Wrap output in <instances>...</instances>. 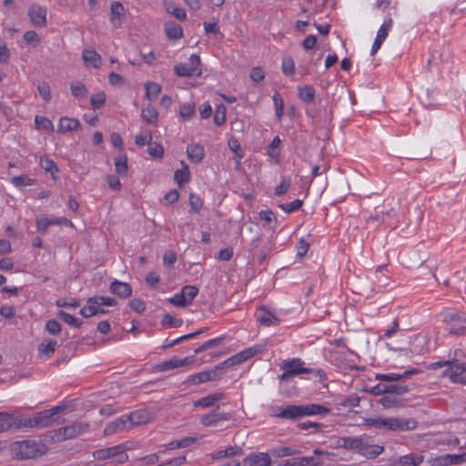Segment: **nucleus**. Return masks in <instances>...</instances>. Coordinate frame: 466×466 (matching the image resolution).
Segmentation results:
<instances>
[{
  "instance_id": "nucleus-1",
  "label": "nucleus",
  "mask_w": 466,
  "mask_h": 466,
  "mask_svg": "<svg viewBox=\"0 0 466 466\" xmlns=\"http://www.w3.org/2000/svg\"><path fill=\"white\" fill-rule=\"evenodd\" d=\"M329 411L330 410L329 408L316 403L307 405H287L285 407H273L271 416L284 420H299L306 416L328 414Z\"/></svg>"
},
{
  "instance_id": "nucleus-2",
  "label": "nucleus",
  "mask_w": 466,
  "mask_h": 466,
  "mask_svg": "<svg viewBox=\"0 0 466 466\" xmlns=\"http://www.w3.org/2000/svg\"><path fill=\"white\" fill-rule=\"evenodd\" d=\"M443 366H448L443 371V376L449 377L453 383L466 385V362H461L459 359H451L431 363L429 368L435 370Z\"/></svg>"
},
{
  "instance_id": "nucleus-3",
  "label": "nucleus",
  "mask_w": 466,
  "mask_h": 466,
  "mask_svg": "<svg viewBox=\"0 0 466 466\" xmlns=\"http://www.w3.org/2000/svg\"><path fill=\"white\" fill-rule=\"evenodd\" d=\"M13 451L20 460L33 459L47 451V447L40 441L25 440L13 444Z\"/></svg>"
},
{
  "instance_id": "nucleus-4",
  "label": "nucleus",
  "mask_w": 466,
  "mask_h": 466,
  "mask_svg": "<svg viewBox=\"0 0 466 466\" xmlns=\"http://www.w3.org/2000/svg\"><path fill=\"white\" fill-rule=\"evenodd\" d=\"M280 369H287L292 377L301 374H313L320 382L327 380V375L323 370H314L305 367V362L300 358H292L286 360L280 365Z\"/></svg>"
},
{
  "instance_id": "nucleus-5",
  "label": "nucleus",
  "mask_w": 466,
  "mask_h": 466,
  "mask_svg": "<svg viewBox=\"0 0 466 466\" xmlns=\"http://www.w3.org/2000/svg\"><path fill=\"white\" fill-rule=\"evenodd\" d=\"M88 429V422L79 421L51 431L50 438L53 441L61 442L66 440L75 439L87 431Z\"/></svg>"
},
{
  "instance_id": "nucleus-6",
  "label": "nucleus",
  "mask_w": 466,
  "mask_h": 466,
  "mask_svg": "<svg viewBox=\"0 0 466 466\" xmlns=\"http://www.w3.org/2000/svg\"><path fill=\"white\" fill-rule=\"evenodd\" d=\"M263 350V347L261 345H255L250 348H247L244 350L233 355L232 357L227 359L223 362L218 364V369H225L233 367L235 365L241 364L248 360V359L256 356L258 353H261Z\"/></svg>"
},
{
  "instance_id": "nucleus-7",
  "label": "nucleus",
  "mask_w": 466,
  "mask_h": 466,
  "mask_svg": "<svg viewBox=\"0 0 466 466\" xmlns=\"http://www.w3.org/2000/svg\"><path fill=\"white\" fill-rule=\"evenodd\" d=\"M198 289L196 286H184L179 293L175 294L168 301L176 307H186L197 297Z\"/></svg>"
},
{
  "instance_id": "nucleus-8",
  "label": "nucleus",
  "mask_w": 466,
  "mask_h": 466,
  "mask_svg": "<svg viewBox=\"0 0 466 466\" xmlns=\"http://www.w3.org/2000/svg\"><path fill=\"white\" fill-rule=\"evenodd\" d=\"M118 456V462L123 463L127 461V454L125 453V450L122 445H116L105 449H99L93 452V457L96 460L104 461L109 458Z\"/></svg>"
},
{
  "instance_id": "nucleus-9",
  "label": "nucleus",
  "mask_w": 466,
  "mask_h": 466,
  "mask_svg": "<svg viewBox=\"0 0 466 466\" xmlns=\"http://www.w3.org/2000/svg\"><path fill=\"white\" fill-rule=\"evenodd\" d=\"M220 370L221 369H218V365L213 370L192 374L187 378L185 383L188 385H198L208 381L217 380L221 377Z\"/></svg>"
},
{
  "instance_id": "nucleus-10",
  "label": "nucleus",
  "mask_w": 466,
  "mask_h": 466,
  "mask_svg": "<svg viewBox=\"0 0 466 466\" xmlns=\"http://www.w3.org/2000/svg\"><path fill=\"white\" fill-rule=\"evenodd\" d=\"M200 65V57L198 55H191L188 64H179L175 66L174 71L178 76H191L195 74H200L198 66Z\"/></svg>"
},
{
  "instance_id": "nucleus-11",
  "label": "nucleus",
  "mask_w": 466,
  "mask_h": 466,
  "mask_svg": "<svg viewBox=\"0 0 466 466\" xmlns=\"http://www.w3.org/2000/svg\"><path fill=\"white\" fill-rule=\"evenodd\" d=\"M33 428L43 429L54 424H60L65 421V419L60 420L59 419H54L49 410H46L34 414L32 418Z\"/></svg>"
},
{
  "instance_id": "nucleus-12",
  "label": "nucleus",
  "mask_w": 466,
  "mask_h": 466,
  "mask_svg": "<svg viewBox=\"0 0 466 466\" xmlns=\"http://www.w3.org/2000/svg\"><path fill=\"white\" fill-rule=\"evenodd\" d=\"M365 437V434L360 436L340 437L338 440V446L360 454V451L364 445Z\"/></svg>"
},
{
  "instance_id": "nucleus-13",
  "label": "nucleus",
  "mask_w": 466,
  "mask_h": 466,
  "mask_svg": "<svg viewBox=\"0 0 466 466\" xmlns=\"http://www.w3.org/2000/svg\"><path fill=\"white\" fill-rule=\"evenodd\" d=\"M418 422L411 418H389L388 430L406 431L416 429Z\"/></svg>"
},
{
  "instance_id": "nucleus-14",
  "label": "nucleus",
  "mask_w": 466,
  "mask_h": 466,
  "mask_svg": "<svg viewBox=\"0 0 466 466\" xmlns=\"http://www.w3.org/2000/svg\"><path fill=\"white\" fill-rule=\"evenodd\" d=\"M46 8L39 5H32L28 9V16L35 27H44L46 25Z\"/></svg>"
},
{
  "instance_id": "nucleus-15",
  "label": "nucleus",
  "mask_w": 466,
  "mask_h": 466,
  "mask_svg": "<svg viewBox=\"0 0 466 466\" xmlns=\"http://www.w3.org/2000/svg\"><path fill=\"white\" fill-rule=\"evenodd\" d=\"M256 317L259 324L265 327L277 326L280 323V319L265 306L258 309Z\"/></svg>"
},
{
  "instance_id": "nucleus-16",
  "label": "nucleus",
  "mask_w": 466,
  "mask_h": 466,
  "mask_svg": "<svg viewBox=\"0 0 466 466\" xmlns=\"http://www.w3.org/2000/svg\"><path fill=\"white\" fill-rule=\"evenodd\" d=\"M194 357H186L184 359L172 358L156 365L157 371H166L180 367L189 365L193 362Z\"/></svg>"
},
{
  "instance_id": "nucleus-17",
  "label": "nucleus",
  "mask_w": 466,
  "mask_h": 466,
  "mask_svg": "<svg viewBox=\"0 0 466 466\" xmlns=\"http://www.w3.org/2000/svg\"><path fill=\"white\" fill-rule=\"evenodd\" d=\"M384 451V447L378 444L371 443V437L366 435L364 445L360 451V455L367 459H375Z\"/></svg>"
},
{
  "instance_id": "nucleus-18",
  "label": "nucleus",
  "mask_w": 466,
  "mask_h": 466,
  "mask_svg": "<svg viewBox=\"0 0 466 466\" xmlns=\"http://www.w3.org/2000/svg\"><path fill=\"white\" fill-rule=\"evenodd\" d=\"M130 425L128 423V420L127 417H119L114 421L108 423L104 429V434L106 436H110L118 432H123L126 431H129Z\"/></svg>"
},
{
  "instance_id": "nucleus-19",
  "label": "nucleus",
  "mask_w": 466,
  "mask_h": 466,
  "mask_svg": "<svg viewBox=\"0 0 466 466\" xmlns=\"http://www.w3.org/2000/svg\"><path fill=\"white\" fill-rule=\"evenodd\" d=\"M109 290L112 294L120 299H127L132 295V287L130 284L116 279L110 283Z\"/></svg>"
},
{
  "instance_id": "nucleus-20",
  "label": "nucleus",
  "mask_w": 466,
  "mask_h": 466,
  "mask_svg": "<svg viewBox=\"0 0 466 466\" xmlns=\"http://www.w3.org/2000/svg\"><path fill=\"white\" fill-rule=\"evenodd\" d=\"M419 369L406 370L402 373L376 374L375 379L381 381H399L409 379L411 375L420 373Z\"/></svg>"
},
{
  "instance_id": "nucleus-21",
  "label": "nucleus",
  "mask_w": 466,
  "mask_h": 466,
  "mask_svg": "<svg viewBox=\"0 0 466 466\" xmlns=\"http://www.w3.org/2000/svg\"><path fill=\"white\" fill-rule=\"evenodd\" d=\"M271 460L268 453H252L243 461V466H270Z\"/></svg>"
},
{
  "instance_id": "nucleus-22",
  "label": "nucleus",
  "mask_w": 466,
  "mask_h": 466,
  "mask_svg": "<svg viewBox=\"0 0 466 466\" xmlns=\"http://www.w3.org/2000/svg\"><path fill=\"white\" fill-rule=\"evenodd\" d=\"M229 413L218 412L217 410H212L208 414L203 416L200 420L204 426H215L218 422L223 420H228L230 419Z\"/></svg>"
},
{
  "instance_id": "nucleus-23",
  "label": "nucleus",
  "mask_w": 466,
  "mask_h": 466,
  "mask_svg": "<svg viewBox=\"0 0 466 466\" xmlns=\"http://www.w3.org/2000/svg\"><path fill=\"white\" fill-rule=\"evenodd\" d=\"M130 428L147 423L151 420V414L147 410H138L131 412L127 417Z\"/></svg>"
},
{
  "instance_id": "nucleus-24",
  "label": "nucleus",
  "mask_w": 466,
  "mask_h": 466,
  "mask_svg": "<svg viewBox=\"0 0 466 466\" xmlns=\"http://www.w3.org/2000/svg\"><path fill=\"white\" fill-rule=\"evenodd\" d=\"M81 128V124L76 118L64 116L61 117L57 126V131L61 133L77 131Z\"/></svg>"
},
{
  "instance_id": "nucleus-25",
  "label": "nucleus",
  "mask_w": 466,
  "mask_h": 466,
  "mask_svg": "<svg viewBox=\"0 0 466 466\" xmlns=\"http://www.w3.org/2000/svg\"><path fill=\"white\" fill-rule=\"evenodd\" d=\"M125 16V8L122 3L115 1L111 4L110 7V20L116 25L120 26L122 19Z\"/></svg>"
},
{
  "instance_id": "nucleus-26",
  "label": "nucleus",
  "mask_w": 466,
  "mask_h": 466,
  "mask_svg": "<svg viewBox=\"0 0 466 466\" xmlns=\"http://www.w3.org/2000/svg\"><path fill=\"white\" fill-rule=\"evenodd\" d=\"M187 155L191 162L198 164L204 158L205 150L202 146L198 144H192L187 147Z\"/></svg>"
},
{
  "instance_id": "nucleus-27",
  "label": "nucleus",
  "mask_w": 466,
  "mask_h": 466,
  "mask_svg": "<svg viewBox=\"0 0 466 466\" xmlns=\"http://www.w3.org/2000/svg\"><path fill=\"white\" fill-rule=\"evenodd\" d=\"M208 330V328H203V329H200L195 332H192V333H188V334H186V335H183L181 337H178L173 340H168V339H166L165 343L161 346L162 349H167V348H170V347H173L175 345H177L178 343L182 342V341H185V340H187L189 339H193V338H196L198 337V335L206 332Z\"/></svg>"
},
{
  "instance_id": "nucleus-28",
  "label": "nucleus",
  "mask_w": 466,
  "mask_h": 466,
  "mask_svg": "<svg viewBox=\"0 0 466 466\" xmlns=\"http://www.w3.org/2000/svg\"><path fill=\"white\" fill-rule=\"evenodd\" d=\"M165 31L167 38L171 40H177L183 36L182 27L174 22H167L165 24Z\"/></svg>"
},
{
  "instance_id": "nucleus-29",
  "label": "nucleus",
  "mask_w": 466,
  "mask_h": 466,
  "mask_svg": "<svg viewBox=\"0 0 466 466\" xmlns=\"http://www.w3.org/2000/svg\"><path fill=\"white\" fill-rule=\"evenodd\" d=\"M164 5L168 14L174 15L177 19L184 21L187 19V14L185 9L179 7L172 1H164Z\"/></svg>"
},
{
  "instance_id": "nucleus-30",
  "label": "nucleus",
  "mask_w": 466,
  "mask_h": 466,
  "mask_svg": "<svg viewBox=\"0 0 466 466\" xmlns=\"http://www.w3.org/2000/svg\"><path fill=\"white\" fill-rule=\"evenodd\" d=\"M82 56L86 64H91L95 68H98L101 65L100 55L93 49L83 50Z\"/></svg>"
},
{
  "instance_id": "nucleus-31",
  "label": "nucleus",
  "mask_w": 466,
  "mask_h": 466,
  "mask_svg": "<svg viewBox=\"0 0 466 466\" xmlns=\"http://www.w3.org/2000/svg\"><path fill=\"white\" fill-rule=\"evenodd\" d=\"M378 403L380 404L385 409L390 408H400L403 406V401L398 396L393 395H385L381 397Z\"/></svg>"
},
{
  "instance_id": "nucleus-32",
  "label": "nucleus",
  "mask_w": 466,
  "mask_h": 466,
  "mask_svg": "<svg viewBox=\"0 0 466 466\" xmlns=\"http://www.w3.org/2000/svg\"><path fill=\"white\" fill-rule=\"evenodd\" d=\"M423 461V456L410 453L401 456L398 461L399 466H418Z\"/></svg>"
},
{
  "instance_id": "nucleus-33",
  "label": "nucleus",
  "mask_w": 466,
  "mask_h": 466,
  "mask_svg": "<svg viewBox=\"0 0 466 466\" xmlns=\"http://www.w3.org/2000/svg\"><path fill=\"white\" fill-rule=\"evenodd\" d=\"M242 454V450L238 446H230L228 447L226 450L223 451H218L212 454V458L214 460H220L227 457H233Z\"/></svg>"
},
{
  "instance_id": "nucleus-34",
  "label": "nucleus",
  "mask_w": 466,
  "mask_h": 466,
  "mask_svg": "<svg viewBox=\"0 0 466 466\" xmlns=\"http://www.w3.org/2000/svg\"><path fill=\"white\" fill-rule=\"evenodd\" d=\"M174 179L180 187L187 184L190 180L188 167L184 165L183 168L176 170L174 173Z\"/></svg>"
},
{
  "instance_id": "nucleus-35",
  "label": "nucleus",
  "mask_w": 466,
  "mask_h": 466,
  "mask_svg": "<svg viewBox=\"0 0 466 466\" xmlns=\"http://www.w3.org/2000/svg\"><path fill=\"white\" fill-rule=\"evenodd\" d=\"M57 342L54 339H46L41 342L38 346V351L40 354L50 358L56 351Z\"/></svg>"
},
{
  "instance_id": "nucleus-36",
  "label": "nucleus",
  "mask_w": 466,
  "mask_h": 466,
  "mask_svg": "<svg viewBox=\"0 0 466 466\" xmlns=\"http://www.w3.org/2000/svg\"><path fill=\"white\" fill-rule=\"evenodd\" d=\"M440 461L446 466L466 462V452L461 454H446L441 457Z\"/></svg>"
},
{
  "instance_id": "nucleus-37",
  "label": "nucleus",
  "mask_w": 466,
  "mask_h": 466,
  "mask_svg": "<svg viewBox=\"0 0 466 466\" xmlns=\"http://www.w3.org/2000/svg\"><path fill=\"white\" fill-rule=\"evenodd\" d=\"M299 96L305 103H311L315 98V89L311 86L299 87Z\"/></svg>"
},
{
  "instance_id": "nucleus-38",
  "label": "nucleus",
  "mask_w": 466,
  "mask_h": 466,
  "mask_svg": "<svg viewBox=\"0 0 466 466\" xmlns=\"http://www.w3.org/2000/svg\"><path fill=\"white\" fill-rule=\"evenodd\" d=\"M87 304H96L97 306H116L117 301L111 297H104V296H94L87 299Z\"/></svg>"
},
{
  "instance_id": "nucleus-39",
  "label": "nucleus",
  "mask_w": 466,
  "mask_h": 466,
  "mask_svg": "<svg viewBox=\"0 0 466 466\" xmlns=\"http://www.w3.org/2000/svg\"><path fill=\"white\" fill-rule=\"evenodd\" d=\"M141 116L144 121L149 124H156L158 118V112L154 106L149 105L142 109Z\"/></svg>"
},
{
  "instance_id": "nucleus-40",
  "label": "nucleus",
  "mask_w": 466,
  "mask_h": 466,
  "mask_svg": "<svg viewBox=\"0 0 466 466\" xmlns=\"http://www.w3.org/2000/svg\"><path fill=\"white\" fill-rule=\"evenodd\" d=\"M223 394H209L195 401V406H200L203 408H208L214 405V403L221 400Z\"/></svg>"
},
{
  "instance_id": "nucleus-41",
  "label": "nucleus",
  "mask_w": 466,
  "mask_h": 466,
  "mask_svg": "<svg viewBox=\"0 0 466 466\" xmlns=\"http://www.w3.org/2000/svg\"><path fill=\"white\" fill-rule=\"evenodd\" d=\"M225 337H226L225 335H222V336H219V337H217V338H214L212 339L206 341L201 346L195 349V350H194L195 354H198V353L208 350L209 349L219 346L222 343V341L225 339Z\"/></svg>"
},
{
  "instance_id": "nucleus-42",
  "label": "nucleus",
  "mask_w": 466,
  "mask_h": 466,
  "mask_svg": "<svg viewBox=\"0 0 466 466\" xmlns=\"http://www.w3.org/2000/svg\"><path fill=\"white\" fill-rule=\"evenodd\" d=\"M389 418H366L364 419V425L374 427L376 429L388 430Z\"/></svg>"
},
{
  "instance_id": "nucleus-43",
  "label": "nucleus",
  "mask_w": 466,
  "mask_h": 466,
  "mask_svg": "<svg viewBox=\"0 0 466 466\" xmlns=\"http://www.w3.org/2000/svg\"><path fill=\"white\" fill-rule=\"evenodd\" d=\"M13 426V414L5 411L0 412V433L9 431Z\"/></svg>"
},
{
  "instance_id": "nucleus-44",
  "label": "nucleus",
  "mask_w": 466,
  "mask_h": 466,
  "mask_svg": "<svg viewBox=\"0 0 466 466\" xmlns=\"http://www.w3.org/2000/svg\"><path fill=\"white\" fill-rule=\"evenodd\" d=\"M146 97L148 100H154L161 92V86L155 82H147L145 84Z\"/></svg>"
},
{
  "instance_id": "nucleus-45",
  "label": "nucleus",
  "mask_w": 466,
  "mask_h": 466,
  "mask_svg": "<svg viewBox=\"0 0 466 466\" xmlns=\"http://www.w3.org/2000/svg\"><path fill=\"white\" fill-rule=\"evenodd\" d=\"M57 317L74 328H79L83 323L82 320L64 310H60L57 313Z\"/></svg>"
},
{
  "instance_id": "nucleus-46",
  "label": "nucleus",
  "mask_w": 466,
  "mask_h": 466,
  "mask_svg": "<svg viewBox=\"0 0 466 466\" xmlns=\"http://www.w3.org/2000/svg\"><path fill=\"white\" fill-rule=\"evenodd\" d=\"M41 167L45 169L46 172H49L52 177L55 178L54 175L58 172V167L56 164L47 157H42L39 162Z\"/></svg>"
},
{
  "instance_id": "nucleus-47",
  "label": "nucleus",
  "mask_w": 466,
  "mask_h": 466,
  "mask_svg": "<svg viewBox=\"0 0 466 466\" xmlns=\"http://www.w3.org/2000/svg\"><path fill=\"white\" fill-rule=\"evenodd\" d=\"M115 169L119 176H126L127 174V157L126 156H119L115 159Z\"/></svg>"
},
{
  "instance_id": "nucleus-48",
  "label": "nucleus",
  "mask_w": 466,
  "mask_h": 466,
  "mask_svg": "<svg viewBox=\"0 0 466 466\" xmlns=\"http://www.w3.org/2000/svg\"><path fill=\"white\" fill-rule=\"evenodd\" d=\"M322 460L317 456H309L296 459V463L298 466H319L322 464Z\"/></svg>"
},
{
  "instance_id": "nucleus-49",
  "label": "nucleus",
  "mask_w": 466,
  "mask_h": 466,
  "mask_svg": "<svg viewBox=\"0 0 466 466\" xmlns=\"http://www.w3.org/2000/svg\"><path fill=\"white\" fill-rule=\"evenodd\" d=\"M72 95L76 98H85L86 97L88 91L86 86L82 83H72L70 86Z\"/></svg>"
},
{
  "instance_id": "nucleus-50",
  "label": "nucleus",
  "mask_w": 466,
  "mask_h": 466,
  "mask_svg": "<svg viewBox=\"0 0 466 466\" xmlns=\"http://www.w3.org/2000/svg\"><path fill=\"white\" fill-rule=\"evenodd\" d=\"M161 324L167 328H178L183 324V319H177L171 314H165L162 318Z\"/></svg>"
},
{
  "instance_id": "nucleus-51",
  "label": "nucleus",
  "mask_w": 466,
  "mask_h": 466,
  "mask_svg": "<svg viewBox=\"0 0 466 466\" xmlns=\"http://www.w3.org/2000/svg\"><path fill=\"white\" fill-rule=\"evenodd\" d=\"M35 124L37 129H43L46 131H53L54 125L50 119L45 116H35Z\"/></svg>"
},
{
  "instance_id": "nucleus-52",
  "label": "nucleus",
  "mask_w": 466,
  "mask_h": 466,
  "mask_svg": "<svg viewBox=\"0 0 466 466\" xmlns=\"http://www.w3.org/2000/svg\"><path fill=\"white\" fill-rule=\"evenodd\" d=\"M272 453L278 457H288L299 454V450L293 447L282 446L273 450Z\"/></svg>"
},
{
  "instance_id": "nucleus-53",
  "label": "nucleus",
  "mask_w": 466,
  "mask_h": 466,
  "mask_svg": "<svg viewBox=\"0 0 466 466\" xmlns=\"http://www.w3.org/2000/svg\"><path fill=\"white\" fill-rule=\"evenodd\" d=\"M35 179H33L25 175L15 176L11 178V183L15 187H23V186H32L35 184Z\"/></svg>"
},
{
  "instance_id": "nucleus-54",
  "label": "nucleus",
  "mask_w": 466,
  "mask_h": 466,
  "mask_svg": "<svg viewBox=\"0 0 466 466\" xmlns=\"http://www.w3.org/2000/svg\"><path fill=\"white\" fill-rule=\"evenodd\" d=\"M272 98H273L275 111H276V117L279 121H280L283 116V109H284L283 99L278 92H276L273 95Z\"/></svg>"
},
{
  "instance_id": "nucleus-55",
  "label": "nucleus",
  "mask_w": 466,
  "mask_h": 466,
  "mask_svg": "<svg viewBox=\"0 0 466 466\" xmlns=\"http://www.w3.org/2000/svg\"><path fill=\"white\" fill-rule=\"evenodd\" d=\"M148 154L154 158H163L164 157V147L161 144L154 142L149 144L147 148Z\"/></svg>"
},
{
  "instance_id": "nucleus-56",
  "label": "nucleus",
  "mask_w": 466,
  "mask_h": 466,
  "mask_svg": "<svg viewBox=\"0 0 466 466\" xmlns=\"http://www.w3.org/2000/svg\"><path fill=\"white\" fill-rule=\"evenodd\" d=\"M392 26V19L390 17L384 20L383 24L380 25L377 32L376 37L384 41L388 36L389 30Z\"/></svg>"
},
{
  "instance_id": "nucleus-57",
  "label": "nucleus",
  "mask_w": 466,
  "mask_h": 466,
  "mask_svg": "<svg viewBox=\"0 0 466 466\" xmlns=\"http://www.w3.org/2000/svg\"><path fill=\"white\" fill-rule=\"evenodd\" d=\"M213 121L217 126H222L226 122V106L224 105L216 107Z\"/></svg>"
},
{
  "instance_id": "nucleus-58",
  "label": "nucleus",
  "mask_w": 466,
  "mask_h": 466,
  "mask_svg": "<svg viewBox=\"0 0 466 466\" xmlns=\"http://www.w3.org/2000/svg\"><path fill=\"white\" fill-rule=\"evenodd\" d=\"M195 114V104L186 103L180 106L179 115L183 119H189Z\"/></svg>"
},
{
  "instance_id": "nucleus-59",
  "label": "nucleus",
  "mask_w": 466,
  "mask_h": 466,
  "mask_svg": "<svg viewBox=\"0 0 466 466\" xmlns=\"http://www.w3.org/2000/svg\"><path fill=\"white\" fill-rule=\"evenodd\" d=\"M106 100V96L105 92H98L96 95L92 96L90 98V103L93 108L98 109L102 106L105 105Z\"/></svg>"
},
{
  "instance_id": "nucleus-60",
  "label": "nucleus",
  "mask_w": 466,
  "mask_h": 466,
  "mask_svg": "<svg viewBox=\"0 0 466 466\" xmlns=\"http://www.w3.org/2000/svg\"><path fill=\"white\" fill-rule=\"evenodd\" d=\"M13 423H14L13 428H15V429L33 428L32 418H23V417L15 418L13 416Z\"/></svg>"
},
{
  "instance_id": "nucleus-61",
  "label": "nucleus",
  "mask_w": 466,
  "mask_h": 466,
  "mask_svg": "<svg viewBox=\"0 0 466 466\" xmlns=\"http://www.w3.org/2000/svg\"><path fill=\"white\" fill-rule=\"evenodd\" d=\"M282 72L286 76H293L295 73V64L291 57L282 59Z\"/></svg>"
},
{
  "instance_id": "nucleus-62",
  "label": "nucleus",
  "mask_w": 466,
  "mask_h": 466,
  "mask_svg": "<svg viewBox=\"0 0 466 466\" xmlns=\"http://www.w3.org/2000/svg\"><path fill=\"white\" fill-rule=\"evenodd\" d=\"M189 206H190V210L192 212L199 213V211L201 210V208L203 207V202L198 196L191 193L189 195Z\"/></svg>"
},
{
  "instance_id": "nucleus-63",
  "label": "nucleus",
  "mask_w": 466,
  "mask_h": 466,
  "mask_svg": "<svg viewBox=\"0 0 466 466\" xmlns=\"http://www.w3.org/2000/svg\"><path fill=\"white\" fill-rule=\"evenodd\" d=\"M45 329L51 335H58L62 329L60 323L56 319L47 320Z\"/></svg>"
},
{
  "instance_id": "nucleus-64",
  "label": "nucleus",
  "mask_w": 466,
  "mask_h": 466,
  "mask_svg": "<svg viewBox=\"0 0 466 466\" xmlns=\"http://www.w3.org/2000/svg\"><path fill=\"white\" fill-rule=\"evenodd\" d=\"M228 147L234 152L235 157L238 158L237 162L244 157L243 150L236 138H231L228 140Z\"/></svg>"
}]
</instances>
